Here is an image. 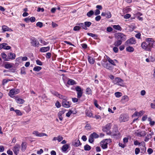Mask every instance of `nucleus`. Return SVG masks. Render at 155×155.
<instances>
[{"mask_svg":"<svg viewBox=\"0 0 155 155\" xmlns=\"http://www.w3.org/2000/svg\"><path fill=\"white\" fill-rule=\"evenodd\" d=\"M86 115L88 117H94L93 114L90 110H86Z\"/></svg>","mask_w":155,"mask_h":155,"instance_id":"obj_32","label":"nucleus"},{"mask_svg":"<svg viewBox=\"0 0 155 155\" xmlns=\"http://www.w3.org/2000/svg\"><path fill=\"white\" fill-rule=\"evenodd\" d=\"M100 13V12L99 9H96L94 12V14L95 15H99Z\"/></svg>","mask_w":155,"mask_h":155,"instance_id":"obj_62","label":"nucleus"},{"mask_svg":"<svg viewBox=\"0 0 155 155\" xmlns=\"http://www.w3.org/2000/svg\"><path fill=\"white\" fill-rule=\"evenodd\" d=\"M111 142V140L110 139H106L102 140L100 143V146L102 148L104 149L107 147V145Z\"/></svg>","mask_w":155,"mask_h":155,"instance_id":"obj_2","label":"nucleus"},{"mask_svg":"<svg viewBox=\"0 0 155 155\" xmlns=\"http://www.w3.org/2000/svg\"><path fill=\"white\" fill-rule=\"evenodd\" d=\"M15 99L16 102L19 104H22L25 102L24 100L17 97H16L15 98Z\"/></svg>","mask_w":155,"mask_h":155,"instance_id":"obj_19","label":"nucleus"},{"mask_svg":"<svg viewBox=\"0 0 155 155\" xmlns=\"http://www.w3.org/2000/svg\"><path fill=\"white\" fill-rule=\"evenodd\" d=\"M40 41L41 43L43 45H46L48 43L47 41H45L44 39H41Z\"/></svg>","mask_w":155,"mask_h":155,"instance_id":"obj_58","label":"nucleus"},{"mask_svg":"<svg viewBox=\"0 0 155 155\" xmlns=\"http://www.w3.org/2000/svg\"><path fill=\"white\" fill-rule=\"evenodd\" d=\"M148 118L147 115H145L143 116L142 120L143 121H145L147 119H148Z\"/></svg>","mask_w":155,"mask_h":155,"instance_id":"obj_53","label":"nucleus"},{"mask_svg":"<svg viewBox=\"0 0 155 155\" xmlns=\"http://www.w3.org/2000/svg\"><path fill=\"white\" fill-rule=\"evenodd\" d=\"M93 118H96L97 120H100L101 119V116L99 115H95L94 117Z\"/></svg>","mask_w":155,"mask_h":155,"instance_id":"obj_63","label":"nucleus"},{"mask_svg":"<svg viewBox=\"0 0 155 155\" xmlns=\"http://www.w3.org/2000/svg\"><path fill=\"white\" fill-rule=\"evenodd\" d=\"M41 69L42 68L41 67L35 66L33 70L35 71H38L41 70Z\"/></svg>","mask_w":155,"mask_h":155,"instance_id":"obj_38","label":"nucleus"},{"mask_svg":"<svg viewBox=\"0 0 155 155\" xmlns=\"http://www.w3.org/2000/svg\"><path fill=\"white\" fill-rule=\"evenodd\" d=\"M71 103L69 101H67V97L66 99L63 100L62 103V106L65 108H68L70 107Z\"/></svg>","mask_w":155,"mask_h":155,"instance_id":"obj_5","label":"nucleus"},{"mask_svg":"<svg viewBox=\"0 0 155 155\" xmlns=\"http://www.w3.org/2000/svg\"><path fill=\"white\" fill-rule=\"evenodd\" d=\"M30 21L31 22H33L35 21V18L34 17H32L29 18Z\"/></svg>","mask_w":155,"mask_h":155,"instance_id":"obj_60","label":"nucleus"},{"mask_svg":"<svg viewBox=\"0 0 155 155\" xmlns=\"http://www.w3.org/2000/svg\"><path fill=\"white\" fill-rule=\"evenodd\" d=\"M69 145L68 144H65L62 147V150L63 152H65L68 149Z\"/></svg>","mask_w":155,"mask_h":155,"instance_id":"obj_25","label":"nucleus"},{"mask_svg":"<svg viewBox=\"0 0 155 155\" xmlns=\"http://www.w3.org/2000/svg\"><path fill=\"white\" fill-rule=\"evenodd\" d=\"M94 13V12L92 10H91L87 13V15L89 17H91Z\"/></svg>","mask_w":155,"mask_h":155,"instance_id":"obj_37","label":"nucleus"},{"mask_svg":"<svg viewBox=\"0 0 155 155\" xmlns=\"http://www.w3.org/2000/svg\"><path fill=\"white\" fill-rule=\"evenodd\" d=\"M101 15L102 16H105L106 18H110L111 17V14L109 11H107L106 12H102Z\"/></svg>","mask_w":155,"mask_h":155,"instance_id":"obj_14","label":"nucleus"},{"mask_svg":"<svg viewBox=\"0 0 155 155\" xmlns=\"http://www.w3.org/2000/svg\"><path fill=\"white\" fill-rule=\"evenodd\" d=\"M11 80L9 79H5L3 80L2 84L3 85H4L5 84L7 83L8 81H11Z\"/></svg>","mask_w":155,"mask_h":155,"instance_id":"obj_54","label":"nucleus"},{"mask_svg":"<svg viewBox=\"0 0 155 155\" xmlns=\"http://www.w3.org/2000/svg\"><path fill=\"white\" fill-rule=\"evenodd\" d=\"M63 139V137L60 136H58L57 137V140L58 142H60Z\"/></svg>","mask_w":155,"mask_h":155,"instance_id":"obj_59","label":"nucleus"},{"mask_svg":"<svg viewBox=\"0 0 155 155\" xmlns=\"http://www.w3.org/2000/svg\"><path fill=\"white\" fill-rule=\"evenodd\" d=\"M145 112L144 111L142 110L139 112H137L138 116H140L144 114Z\"/></svg>","mask_w":155,"mask_h":155,"instance_id":"obj_55","label":"nucleus"},{"mask_svg":"<svg viewBox=\"0 0 155 155\" xmlns=\"http://www.w3.org/2000/svg\"><path fill=\"white\" fill-rule=\"evenodd\" d=\"M136 135L139 137L144 136L147 134V132L144 131H138L136 133Z\"/></svg>","mask_w":155,"mask_h":155,"instance_id":"obj_13","label":"nucleus"},{"mask_svg":"<svg viewBox=\"0 0 155 155\" xmlns=\"http://www.w3.org/2000/svg\"><path fill=\"white\" fill-rule=\"evenodd\" d=\"M134 144L135 145H139V146H140L142 145V146H144L145 143L143 142H142L141 143H139L137 140L134 141Z\"/></svg>","mask_w":155,"mask_h":155,"instance_id":"obj_27","label":"nucleus"},{"mask_svg":"<svg viewBox=\"0 0 155 155\" xmlns=\"http://www.w3.org/2000/svg\"><path fill=\"white\" fill-rule=\"evenodd\" d=\"M154 44L153 39H148L143 42L141 45L142 48L146 51H150Z\"/></svg>","mask_w":155,"mask_h":155,"instance_id":"obj_1","label":"nucleus"},{"mask_svg":"<svg viewBox=\"0 0 155 155\" xmlns=\"http://www.w3.org/2000/svg\"><path fill=\"white\" fill-rule=\"evenodd\" d=\"M115 36L117 39H125L126 36L121 33H117L115 34Z\"/></svg>","mask_w":155,"mask_h":155,"instance_id":"obj_7","label":"nucleus"},{"mask_svg":"<svg viewBox=\"0 0 155 155\" xmlns=\"http://www.w3.org/2000/svg\"><path fill=\"white\" fill-rule=\"evenodd\" d=\"M150 59L151 62H155V54H152V55L150 56Z\"/></svg>","mask_w":155,"mask_h":155,"instance_id":"obj_33","label":"nucleus"},{"mask_svg":"<svg viewBox=\"0 0 155 155\" xmlns=\"http://www.w3.org/2000/svg\"><path fill=\"white\" fill-rule=\"evenodd\" d=\"M27 143L25 142H22L20 147L21 150L22 151H24L27 148Z\"/></svg>","mask_w":155,"mask_h":155,"instance_id":"obj_17","label":"nucleus"},{"mask_svg":"<svg viewBox=\"0 0 155 155\" xmlns=\"http://www.w3.org/2000/svg\"><path fill=\"white\" fill-rule=\"evenodd\" d=\"M36 25L37 27L41 28L43 26V23L41 22H38L36 23Z\"/></svg>","mask_w":155,"mask_h":155,"instance_id":"obj_51","label":"nucleus"},{"mask_svg":"<svg viewBox=\"0 0 155 155\" xmlns=\"http://www.w3.org/2000/svg\"><path fill=\"white\" fill-rule=\"evenodd\" d=\"M1 56L4 61H9V58L5 53H2L1 54Z\"/></svg>","mask_w":155,"mask_h":155,"instance_id":"obj_28","label":"nucleus"},{"mask_svg":"<svg viewBox=\"0 0 155 155\" xmlns=\"http://www.w3.org/2000/svg\"><path fill=\"white\" fill-rule=\"evenodd\" d=\"M20 92V91L18 89H12L9 91L8 93V95L12 98L14 97V95L17 94Z\"/></svg>","mask_w":155,"mask_h":155,"instance_id":"obj_4","label":"nucleus"},{"mask_svg":"<svg viewBox=\"0 0 155 155\" xmlns=\"http://www.w3.org/2000/svg\"><path fill=\"white\" fill-rule=\"evenodd\" d=\"M31 43L32 45L35 47H38L39 45V43L36 39H31Z\"/></svg>","mask_w":155,"mask_h":155,"instance_id":"obj_16","label":"nucleus"},{"mask_svg":"<svg viewBox=\"0 0 155 155\" xmlns=\"http://www.w3.org/2000/svg\"><path fill=\"white\" fill-rule=\"evenodd\" d=\"M77 25H78L80 27V28H81V27L83 28L85 30H87V28L86 27H85L84 24L83 23H79L77 24Z\"/></svg>","mask_w":155,"mask_h":155,"instance_id":"obj_43","label":"nucleus"},{"mask_svg":"<svg viewBox=\"0 0 155 155\" xmlns=\"http://www.w3.org/2000/svg\"><path fill=\"white\" fill-rule=\"evenodd\" d=\"M36 64L39 65L41 66L43 64V63L40 61L39 60H37L36 61Z\"/></svg>","mask_w":155,"mask_h":155,"instance_id":"obj_57","label":"nucleus"},{"mask_svg":"<svg viewBox=\"0 0 155 155\" xmlns=\"http://www.w3.org/2000/svg\"><path fill=\"white\" fill-rule=\"evenodd\" d=\"M94 138L92 137V136L91 134L89 137V138L88 139L89 142L90 143H92L94 141Z\"/></svg>","mask_w":155,"mask_h":155,"instance_id":"obj_46","label":"nucleus"},{"mask_svg":"<svg viewBox=\"0 0 155 155\" xmlns=\"http://www.w3.org/2000/svg\"><path fill=\"white\" fill-rule=\"evenodd\" d=\"M80 29V27L78 26H76L74 28L73 30L75 31H77Z\"/></svg>","mask_w":155,"mask_h":155,"instance_id":"obj_56","label":"nucleus"},{"mask_svg":"<svg viewBox=\"0 0 155 155\" xmlns=\"http://www.w3.org/2000/svg\"><path fill=\"white\" fill-rule=\"evenodd\" d=\"M13 67V64L8 62L4 64V67L7 69L12 68Z\"/></svg>","mask_w":155,"mask_h":155,"instance_id":"obj_24","label":"nucleus"},{"mask_svg":"<svg viewBox=\"0 0 155 155\" xmlns=\"http://www.w3.org/2000/svg\"><path fill=\"white\" fill-rule=\"evenodd\" d=\"M126 50L127 51L129 52H133L134 51V48L131 46H128L126 48Z\"/></svg>","mask_w":155,"mask_h":155,"instance_id":"obj_31","label":"nucleus"},{"mask_svg":"<svg viewBox=\"0 0 155 155\" xmlns=\"http://www.w3.org/2000/svg\"><path fill=\"white\" fill-rule=\"evenodd\" d=\"M124 81L120 78L117 77L115 78L112 81V82L114 84L122 86H124Z\"/></svg>","mask_w":155,"mask_h":155,"instance_id":"obj_3","label":"nucleus"},{"mask_svg":"<svg viewBox=\"0 0 155 155\" xmlns=\"http://www.w3.org/2000/svg\"><path fill=\"white\" fill-rule=\"evenodd\" d=\"M110 126L109 125H106L105 127L103 129V130L104 131H107V130L110 129Z\"/></svg>","mask_w":155,"mask_h":155,"instance_id":"obj_39","label":"nucleus"},{"mask_svg":"<svg viewBox=\"0 0 155 155\" xmlns=\"http://www.w3.org/2000/svg\"><path fill=\"white\" fill-rule=\"evenodd\" d=\"M115 95L117 97H119L122 96V93L120 92H116L115 93Z\"/></svg>","mask_w":155,"mask_h":155,"instance_id":"obj_48","label":"nucleus"},{"mask_svg":"<svg viewBox=\"0 0 155 155\" xmlns=\"http://www.w3.org/2000/svg\"><path fill=\"white\" fill-rule=\"evenodd\" d=\"M73 145L75 147H78L81 145V143L79 140L76 139L74 142Z\"/></svg>","mask_w":155,"mask_h":155,"instance_id":"obj_23","label":"nucleus"},{"mask_svg":"<svg viewBox=\"0 0 155 155\" xmlns=\"http://www.w3.org/2000/svg\"><path fill=\"white\" fill-rule=\"evenodd\" d=\"M15 112L16 113V115L18 116H21L22 114V113L20 110H15Z\"/></svg>","mask_w":155,"mask_h":155,"instance_id":"obj_40","label":"nucleus"},{"mask_svg":"<svg viewBox=\"0 0 155 155\" xmlns=\"http://www.w3.org/2000/svg\"><path fill=\"white\" fill-rule=\"evenodd\" d=\"M103 65L104 68L109 70H111L113 69V68L110 66V64L106 63L105 64Z\"/></svg>","mask_w":155,"mask_h":155,"instance_id":"obj_29","label":"nucleus"},{"mask_svg":"<svg viewBox=\"0 0 155 155\" xmlns=\"http://www.w3.org/2000/svg\"><path fill=\"white\" fill-rule=\"evenodd\" d=\"M147 121L149 122V124L151 127L153 126L155 124V121L153 120L151 117L148 118Z\"/></svg>","mask_w":155,"mask_h":155,"instance_id":"obj_15","label":"nucleus"},{"mask_svg":"<svg viewBox=\"0 0 155 155\" xmlns=\"http://www.w3.org/2000/svg\"><path fill=\"white\" fill-rule=\"evenodd\" d=\"M122 43V41L120 40H118L115 42L114 45L115 46H118L120 45Z\"/></svg>","mask_w":155,"mask_h":155,"instance_id":"obj_35","label":"nucleus"},{"mask_svg":"<svg viewBox=\"0 0 155 155\" xmlns=\"http://www.w3.org/2000/svg\"><path fill=\"white\" fill-rule=\"evenodd\" d=\"M122 100H125L127 101H129V98L128 97L127 95H125L123 96L122 98Z\"/></svg>","mask_w":155,"mask_h":155,"instance_id":"obj_50","label":"nucleus"},{"mask_svg":"<svg viewBox=\"0 0 155 155\" xmlns=\"http://www.w3.org/2000/svg\"><path fill=\"white\" fill-rule=\"evenodd\" d=\"M15 54L13 53H10L8 54V58H9V61L10 59L13 60L15 58Z\"/></svg>","mask_w":155,"mask_h":155,"instance_id":"obj_22","label":"nucleus"},{"mask_svg":"<svg viewBox=\"0 0 155 155\" xmlns=\"http://www.w3.org/2000/svg\"><path fill=\"white\" fill-rule=\"evenodd\" d=\"M67 84L69 85H72L75 84V81L73 80L70 79L68 81Z\"/></svg>","mask_w":155,"mask_h":155,"instance_id":"obj_34","label":"nucleus"},{"mask_svg":"<svg viewBox=\"0 0 155 155\" xmlns=\"http://www.w3.org/2000/svg\"><path fill=\"white\" fill-rule=\"evenodd\" d=\"M21 74H26L24 67H23L21 68Z\"/></svg>","mask_w":155,"mask_h":155,"instance_id":"obj_49","label":"nucleus"},{"mask_svg":"<svg viewBox=\"0 0 155 155\" xmlns=\"http://www.w3.org/2000/svg\"><path fill=\"white\" fill-rule=\"evenodd\" d=\"M128 27L129 28V30L130 31H132L135 28V27L133 25H129Z\"/></svg>","mask_w":155,"mask_h":155,"instance_id":"obj_41","label":"nucleus"},{"mask_svg":"<svg viewBox=\"0 0 155 155\" xmlns=\"http://www.w3.org/2000/svg\"><path fill=\"white\" fill-rule=\"evenodd\" d=\"M112 27L114 29L117 30H121V28L119 25H113Z\"/></svg>","mask_w":155,"mask_h":155,"instance_id":"obj_36","label":"nucleus"},{"mask_svg":"<svg viewBox=\"0 0 155 155\" xmlns=\"http://www.w3.org/2000/svg\"><path fill=\"white\" fill-rule=\"evenodd\" d=\"M94 138H97L99 137V135L95 132H94L91 134Z\"/></svg>","mask_w":155,"mask_h":155,"instance_id":"obj_42","label":"nucleus"},{"mask_svg":"<svg viewBox=\"0 0 155 155\" xmlns=\"http://www.w3.org/2000/svg\"><path fill=\"white\" fill-rule=\"evenodd\" d=\"M50 48L49 47H42L40 49V51L42 52H46L49 50Z\"/></svg>","mask_w":155,"mask_h":155,"instance_id":"obj_26","label":"nucleus"},{"mask_svg":"<svg viewBox=\"0 0 155 155\" xmlns=\"http://www.w3.org/2000/svg\"><path fill=\"white\" fill-rule=\"evenodd\" d=\"M108 60L110 64L114 65H116V64L118 63V61L116 60H113L110 59H109Z\"/></svg>","mask_w":155,"mask_h":155,"instance_id":"obj_30","label":"nucleus"},{"mask_svg":"<svg viewBox=\"0 0 155 155\" xmlns=\"http://www.w3.org/2000/svg\"><path fill=\"white\" fill-rule=\"evenodd\" d=\"M20 148V145L18 144H16L14 146L13 150L15 154L17 155L18 153Z\"/></svg>","mask_w":155,"mask_h":155,"instance_id":"obj_9","label":"nucleus"},{"mask_svg":"<svg viewBox=\"0 0 155 155\" xmlns=\"http://www.w3.org/2000/svg\"><path fill=\"white\" fill-rule=\"evenodd\" d=\"M91 24V23L89 21H86L84 23V25H85V27H89L90 26Z\"/></svg>","mask_w":155,"mask_h":155,"instance_id":"obj_47","label":"nucleus"},{"mask_svg":"<svg viewBox=\"0 0 155 155\" xmlns=\"http://www.w3.org/2000/svg\"><path fill=\"white\" fill-rule=\"evenodd\" d=\"M11 48V47L7 45V44L6 43H3L0 44V49L3 48L5 50H9Z\"/></svg>","mask_w":155,"mask_h":155,"instance_id":"obj_12","label":"nucleus"},{"mask_svg":"<svg viewBox=\"0 0 155 155\" xmlns=\"http://www.w3.org/2000/svg\"><path fill=\"white\" fill-rule=\"evenodd\" d=\"M65 111L66 110L65 109H61L58 113V117L61 121H62L63 119V117L62 115L65 113Z\"/></svg>","mask_w":155,"mask_h":155,"instance_id":"obj_11","label":"nucleus"},{"mask_svg":"<svg viewBox=\"0 0 155 155\" xmlns=\"http://www.w3.org/2000/svg\"><path fill=\"white\" fill-rule=\"evenodd\" d=\"M119 120L121 122H124L127 121L128 119V117L124 114H121L119 118Z\"/></svg>","mask_w":155,"mask_h":155,"instance_id":"obj_8","label":"nucleus"},{"mask_svg":"<svg viewBox=\"0 0 155 155\" xmlns=\"http://www.w3.org/2000/svg\"><path fill=\"white\" fill-rule=\"evenodd\" d=\"M92 91L90 88H87L86 89V93L87 94L91 95L92 94Z\"/></svg>","mask_w":155,"mask_h":155,"instance_id":"obj_44","label":"nucleus"},{"mask_svg":"<svg viewBox=\"0 0 155 155\" xmlns=\"http://www.w3.org/2000/svg\"><path fill=\"white\" fill-rule=\"evenodd\" d=\"M76 91H77V96L78 98H80L82 96V90L81 87L79 86H77L75 88Z\"/></svg>","mask_w":155,"mask_h":155,"instance_id":"obj_10","label":"nucleus"},{"mask_svg":"<svg viewBox=\"0 0 155 155\" xmlns=\"http://www.w3.org/2000/svg\"><path fill=\"white\" fill-rule=\"evenodd\" d=\"M136 43V41L134 39H128L126 42V44L128 45L135 44Z\"/></svg>","mask_w":155,"mask_h":155,"instance_id":"obj_20","label":"nucleus"},{"mask_svg":"<svg viewBox=\"0 0 155 155\" xmlns=\"http://www.w3.org/2000/svg\"><path fill=\"white\" fill-rule=\"evenodd\" d=\"M32 134L35 136L38 137H42L43 136L48 137V135L44 133H40L37 131H33Z\"/></svg>","mask_w":155,"mask_h":155,"instance_id":"obj_6","label":"nucleus"},{"mask_svg":"<svg viewBox=\"0 0 155 155\" xmlns=\"http://www.w3.org/2000/svg\"><path fill=\"white\" fill-rule=\"evenodd\" d=\"M91 149V147L87 144H86L84 146V149L85 150H89Z\"/></svg>","mask_w":155,"mask_h":155,"instance_id":"obj_45","label":"nucleus"},{"mask_svg":"<svg viewBox=\"0 0 155 155\" xmlns=\"http://www.w3.org/2000/svg\"><path fill=\"white\" fill-rule=\"evenodd\" d=\"M87 58L90 64H92L94 63L95 61V59L94 58L89 56H88Z\"/></svg>","mask_w":155,"mask_h":155,"instance_id":"obj_21","label":"nucleus"},{"mask_svg":"<svg viewBox=\"0 0 155 155\" xmlns=\"http://www.w3.org/2000/svg\"><path fill=\"white\" fill-rule=\"evenodd\" d=\"M55 105L57 108H59L61 106V104L58 101L56 102Z\"/></svg>","mask_w":155,"mask_h":155,"instance_id":"obj_61","label":"nucleus"},{"mask_svg":"<svg viewBox=\"0 0 155 155\" xmlns=\"http://www.w3.org/2000/svg\"><path fill=\"white\" fill-rule=\"evenodd\" d=\"M73 113L72 111L71 110H70L68 112L66 113V116L67 117H69L71 114Z\"/></svg>","mask_w":155,"mask_h":155,"instance_id":"obj_52","label":"nucleus"},{"mask_svg":"<svg viewBox=\"0 0 155 155\" xmlns=\"http://www.w3.org/2000/svg\"><path fill=\"white\" fill-rule=\"evenodd\" d=\"M2 29L3 32L5 31H12V30L10 28H8L7 26L6 25H3L2 27Z\"/></svg>","mask_w":155,"mask_h":155,"instance_id":"obj_18","label":"nucleus"},{"mask_svg":"<svg viewBox=\"0 0 155 155\" xmlns=\"http://www.w3.org/2000/svg\"><path fill=\"white\" fill-rule=\"evenodd\" d=\"M85 128L86 129L88 130H90L91 129V127L90 125L88 124H87L86 125V126L85 127Z\"/></svg>","mask_w":155,"mask_h":155,"instance_id":"obj_64","label":"nucleus"}]
</instances>
